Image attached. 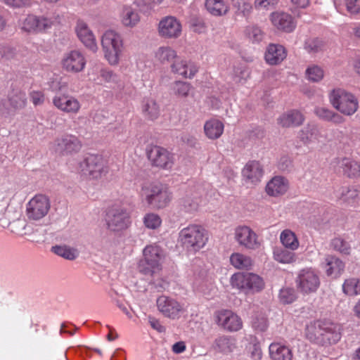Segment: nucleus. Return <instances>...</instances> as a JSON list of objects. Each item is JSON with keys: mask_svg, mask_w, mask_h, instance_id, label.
Listing matches in <instances>:
<instances>
[{"mask_svg": "<svg viewBox=\"0 0 360 360\" xmlns=\"http://www.w3.org/2000/svg\"><path fill=\"white\" fill-rule=\"evenodd\" d=\"M306 337L311 342L324 345L338 342L341 334L338 325L317 320L307 325Z\"/></svg>", "mask_w": 360, "mask_h": 360, "instance_id": "1", "label": "nucleus"}, {"mask_svg": "<svg viewBox=\"0 0 360 360\" xmlns=\"http://www.w3.org/2000/svg\"><path fill=\"white\" fill-rule=\"evenodd\" d=\"M104 225L107 231L115 234L127 230L131 224L130 213L120 204L109 205L103 214Z\"/></svg>", "mask_w": 360, "mask_h": 360, "instance_id": "2", "label": "nucleus"}, {"mask_svg": "<svg viewBox=\"0 0 360 360\" xmlns=\"http://www.w3.org/2000/svg\"><path fill=\"white\" fill-rule=\"evenodd\" d=\"M141 193L146 202L153 209H163L172 199V193L169 188L158 182L143 184Z\"/></svg>", "mask_w": 360, "mask_h": 360, "instance_id": "3", "label": "nucleus"}, {"mask_svg": "<svg viewBox=\"0 0 360 360\" xmlns=\"http://www.w3.org/2000/svg\"><path fill=\"white\" fill-rule=\"evenodd\" d=\"M58 13L51 15L29 14L20 22V29L28 34H44L60 23Z\"/></svg>", "mask_w": 360, "mask_h": 360, "instance_id": "4", "label": "nucleus"}, {"mask_svg": "<svg viewBox=\"0 0 360 360\" xmlns=\"http://www.w3.org/2000/svg\"><path fill=\"white\" fill-rule=\"evenodd\" d=\"M206 231L200 226L193 224L184 228L179 234V242L188 252H195L207 242Z\"/></svg>", "mask_w": 360, "mask_h": 360, "instance_id": "5", "label": "nucleus"}, {"mask_svg": "<svg viewBox=\"0 0 360 360\" xmlns=\"http://www.w3.org/2000/svg\"><path fill=\"white\" fill-rule=\"evenodd\" d=\"M101 46L104 57L112 66L117 65L123 51V39L121 35L112 30L105 31L101 37Z\"/></svg>", "mask_w": 360, "mask_h": 360, "instance_id": "6", "label": "nucleus"}, {"mask_svg": "<svg viewBox=\"0 0 360 360\" xmlns=\"http://www.w3.org/2000/svg\"><path fill=\"white\" fill-rule=\"evenodd\" d=\"M230 284L232 288L246 295L259 292L265 285L261 276L250 272H238L233 274L230 278Z\"/></svg>", "mask_w": 360, "mask_h": 360, "instance_id": "7", "label": "nucleus"}, {"mask_svg": "<svg viewBox=\"0 0 360 360\" xmlns=\"http://www.w3.org/2000/svg\"><path fill=\"white\" fill-rule=\"evenodd\" d=\"M330 103L340 113L351 116L359 108V101L352 93L342 88L333 89L328 95Z\"/></svg>", "mask_w": 360, "mask_h": 360, "instance_id": "8", "label": "nucleus"}, {"mask_svg": "<svg viewBox=\"0 0 360 360\" xmlns=\"http://www.w3.org/2000/svg\"><path fill=\"white\" fill-rule=\"evenodd\" d=\"M143 258L138 264L139 271L143 275L152 276L161 269V260L164 257L162 250L157 245H147L143 250Z\"/></svg>", "mask_w": 360, "mask_h": 360, "instance_id": "9", "label": "nucleus"}, {"mask_svg": "<svg viewBox=\"0 0 360 360\" xmlns=\"http://www.w3.org/2000/svg\"><path fill=\"white\" fill-rule=\"evenodd\" d=\"M50 208L49 198L43 194H37L26 204V217L30 221H39L48 214Z\"/></svg>", "mask_w": 360, "mask_h": 360, "instance_id": "10", "label": "nucleus"}, {"mask_svg": "<svg viewBox=\"0 0 360 360\" xmlns=\"http://www.w3.org/2000/svg\"><path fill=\"white\" fill-rule=\"evenodd\" d=\"M295 281L298 290L304 294L315 292L320 286L318 273L312 268L299 271Z\"/></svg>", "mask_w": 360, "mask_h": 360, "instance_id": "11", "label": "nucleus"}, {"mask_svg": "<svg viewBox=\"0 0 360 360\" xmlns=\"http://www.w3.org/2000/svg\"><path fill=\"white\" fill-rule=\"evenodd\" d=\"M214 321L218 326L229 332L238 331L243 327V321L240 317L228 309L216 311Z\"/></svg>", "mask_w": 360, "mask_h": 360, "instance_id": "12", "label": "nucleus"}, {"mask_svg": "<svg viewBox=\"0 0 360 360\" xmlns=\"http://www.w3.org/2000/svg\"><path fill=\"white\" fill-rule=\"evenodd\" d=\"M158 311L165 317L178 319L184 312V306L175 299L166 296H160L156 300Z\"/></svg>", "mask_w": 360, "mask_h": 360, "instance_id": "13", "label": "nucleus"}, {"mask_svg": "<svg viewBox=\"0 0 360 360\" xmlns=\"http://www.w3.org/2000/svg\"><path fill=\"white\" fill-rule=\"evenodd\" d=\"M158 32L159 36L163 39H176L181 34L182 25L176 17L167 15L160 20Z\"/></svg>", "mask_w": 360, "mask_h": 360, "instance_id": "14", "label": "nucleus"}, {"mask_svg": "<svg viewBox=\"0 0 360 360\" xmlns=\"http://www.w3.org/2000/svg\"><path fill=\"white\" fill-rule=\"evenodd\" d=\"M94 71L98 75L97 78H94L96 83L105 82L109 84L110 86L115 90L124 89V84L121 77L112 70L103 65H98L94 68Z\"/></svg>", "mask_w": 360, "mask_h": 360, "instance_id": "15", "label": "nucleus"}, {"mask_svg": "<svg viewBox=\"0 0 360 360\" xmlns=\"http://www.w3.org/2000/svg\"><path fill=\"white\" fill-rule=\"evenodd\" d=\"M234 238L240 246L248 250H255L260 245L256 233L247 226L236 228Z\"/></svg>", "mask_w": 360, "mask_h": 360, "instance_id": "16", "label": "nucleus"}, {"mask_svg": "<svg viewBox=\"0 0 360 360\" xmlns=\"http://www.w3.org/2000/svg\"><path fill=\"white\" fill-rule=\"evenodd\" d=\"M62 68L68 72H81L86 65L84 56L78 51H71L65 53L60 61Z\"/></svg>", "mask_w": 360, "mask_h": 360, "instance_id": "17", "label": "nucleus"}, {"mask_svg": "<svg viewBox=\"0 0 360 360\" xmlns=\"http://www.w3.org/2000/svg\"><path fill=\"white\" fill-rule=\"evenodd\" d=\"M153 165L163 169H171L174 165V155L165 148L153 146L148 153Z\"/></svg>", "mask_w": 360, "mask_h": 360, "instance_id": "18", "label": "nucleus"}, {"mask_svg": "<svg viewBox=\"0 0 360 360\" xmlns=\"http://www.w3.org/2000/svg\"><path fill=\"white\" fill-rule=\"evenodd\" d=\"M82 146L81 141L71 134H65L55 141V150L62 155L77 153Z\"/></svg>", "mask_w": 360, "mask_h": 360, "instance_id": "19", "label": "nucleus"}, {"mask_svg": "<svg viewBox=\"0 0 360 360\" xmlns=\"http://www.w3.org/2000/svg\"><path fill=\"white\" fill-rule=\"evenodd\" d=\"M204 193V188L200 184L189 188L185 196L181 200V205L187 212L197 210L202 202Z\"/></svg>", "mask_w": 360, "mask_h": 360, "instance_id": "20", "label": "nucleus"}, {"mask_svg": "<svg viewBox=\"0 0 360 360\" xmlns=\"http://www.w3.org/2000/svg\"><path fill=\"white\" fill-rule=\"evenodd\" d=\"M53 105L59 110L68 114H77L81 108L79 101L66 94H56L53 98Z\"/></svg>", "mask_w": 360, "mask_h": 360, "instance_id": "21", "label": "nucleus"}, {"mask_svg": "<svg viewBox=\"0 0 360 360\" xmlns=\"http://www.w3.org/2000/svg\"><path fill=\"white\" fill-rule=\"evenodd\" d=\"M171 70L173 73L178 74L184 77L192 78L198 69L194 63L181 59L177 56V58L171 64Z\"/></svg>", "mask_w": 360, "mask_h": 360, "instance_id": "22", "label": "nucleus"}, {"mask_svg": "<svg viewBox=\"0 0 360 360\" xmlns=\"http://www.w3.org/2000/svg\"><path fill=\"white\" fill-rule=\"evenodd\" d=\"M322 266L325 269L327 276L334 278L339 277L345 269L343 262L333 255H327L325 257Z\"/></svg>", "mask_w": 360, "mask_h": 360, "instance_id": "23", "label": "nucleus"}, {"mask_svg": "<svg viewBox=\"0 0 360 360\" xmlns=\"http://www.w3.org/2000/svg\"><path fill=\"white\" fill-rule=\"evenodd\" d=\"M299 138L306 145L323 141L321 129L315 124H309L300 130Z\"/></svg>", "mask_w": 360, "mask_h": 360, "instance_id": "24", "label": "nucleus"}, {"mask_svg": "<svg viewBox=\"0 0 360 360\" xmlns=\"http://www.w3.org/2000/svg\"><path fill=\"white\" fill-rule=\"evenodd\" d=\"M271 20L276 27L286 32H292L295 27L293 18L286 13H273L271 15Z\"/></svg>", "mask_w": 360, "mask_h": 360, "instance_id": "25", "label": "nucleus"}, {"mask_svg": "<svg viewBox=\"0 0 360 360\" xmlns=\"http://www.w3.org/2000/svg\"><path fill=\"white\" fill-rule=\"evenodd\" d=\"M212 347L219 353L229 354L236 349V340L232 336L219 335L215 338Z\"/></svg>", "mask_w": 360, "mask_h": 360, "instance_id": "26", "label": "nucleus"}, {"mask_svg": "<svg viewBox=\"0 0 360 360\" xmlns=\"http://www.w3.org/2000/svg\"><path fill=\"white\" fill-rule=\"evenodd\" d=\"M288 189V181L283 176H276L270 180L266 186V191L271 196L283 195Z\"/></svg>", "mask_w": 360, "mask_h": 360, "instance_id": "27", "label": "nucleus"}, {"mask_svg": "<svg viewBox=\"0 0 360 360\" xmlns=\"http://www.w3.org/2000/svg\"><path fill=\"white\" fill-rule=\"evenodd\" d=\"M243 176L250 183L255 184L263 176V169L257 161L248 162L242 171Z\"/></svg>", "mask_w": 360, "mask_h": 360, "instance_id": "28", "label": "nucleus"}, {"mask_svg": "<svg viewBox=\"0 0 360 360\" xmlns=\"http://www.w3.org/2000/svg\"><path fill=\"white\" fill-rule=\"evenodd\" d=\"M304 120L303 115L298 110H292L281 115L277 120L278 124L283 127H297Z\"/></svg>", "mask_w": 360, "mask_h": 360, "instance_id": "29", "label": "nucleus"}, {"mask_svg": "<svg viewBox=\"0 0 360 360\" xmlns=\"http://www.w3.org/2000/svg\"><path fill=\"white\" fill-rule=\"evenodd\" d=\"M269 356L272 360H292V352L289 347L280 343L272 342L269 347Z\"/></svg>", "mask_w": 360, "mask_h": 360, "instance_id": "30", "label": "nucleus"}, {"mask_svg": "<svg viewBox=\"0 0 360 360\" xmlns=\"http://www.w3.org/2000/svg\"><path fill=\"white\" fill-rule=\"evenodd\" d=\"M108 172L107 159L101 155H91V179H100Z\"/></svg>", "mask_w": 360, "mask_h": 360, "instance_id": "31", "label": "nucleus"}, {"mask_svg": "<svg viewBox=\"0 0 360 360\" xmlns=\"http://www.w3.org/2000/svg\"><path fill=\"white\" fill-rule=\"evenodd\" d=\"M273 258L275 261L283 264H291L296 262L297 256L294 251L284 247H274Z\"/></svg>", "mask_w": 360, "mask_h": 360, "instance_id": "32", "label": "nucleus"}, {"mask_svg": "<svg viewBox=\"0 0 360 360\" xmlns=\"http://www.w3.org/2000/svg\"><path fill=\"white\" fill-rule=\"evenodd\" d=\"M286 57L285 48L281 45L270 44L265 53V60L270 65H276Z\"/></svg>", "mask_w": 360, "mask_h": 360, "instance_id": "33", "label": "nucleus"}, {"mask_svg": "<svg viewBox=\"0 0 360 360\" xmlns=\"http://www.w3.org/2000/svg\"><path fill=\"white\" fill-rule=\"evenodd\" d=\"M335 197L343 202L353 205L360 198V192L354 186H342L335 192Z\"/></svg>", "mask_w": 360, "mask_h": 360, "instance_id": "34", "label": "nucleus"}, {"mask_svg": "<svg viewBox=\"0 0 360 360\" xmlns=\"http://www.w3.org/2000/svg\"><path fill=\"white\" fill-rule=\"evenodd\" d=\"M224 126L222 122L217 119H211L205 122L204 131L205 136L211 140L219 139L224 132Z\"/></svg>", "mask_w": 360, "mask_h": 360, "instance_id": "35", "label": "nucleus"}, {"mask_svg": "<svg viewBox=\"0 0 360 360\" xmlns=\"http://www.w3.org/2000/svg\"><path fill=\"white\" fill-rule=\"evenodd\" d=\"M338 167L348 177H356L360 174V165L356 161L345 158L338 160Z\"/></svg>", "mask_w": 360, "mask_h": 360, "instance_id": "36", "label": "nucleus"}, {"mask_svg": "<svg viewBox=\"0 0 360 360\" xmlns=\"http://www.w3.org/2000/svg\"><path fill=\"white\" fill-rule=\"evenodd\" d=\"M315 115L321 120L326 122H332L339 124L345 122V118L340 114L325 107H316L314 109Z\"/></svg>", "mask_w": 360, "mask_h": 360, "instance_id": "37", "label": "nucleus"}, {"mask_svg": "<svg viewBox=\"0 0 360 360\" xmlns=\"http://www.w3.org/2000/svg\"><path fill=\"white\" fill-rule=\"evenodd\" d=\"M177 56L176 51L169 46H160L155 52V59L161 64H172Z\"/></svg>", "mask_w": 360, "mask_h": 360, "instance_id": "38", "label": "nucleus"}, {"mask_svg": "<svg viewBox=\"0 0 360 360\" xmlns=\"http://www.w3.org/2000/svg\"><path fill=\"white\" fill-rule=\"evenodd\" d=\"M8 100L10 105L15 110L22 109L27 104L26 94L20 89H12L8 93Z\"/></svg>", "mask_w": 360, "mask_h": 360, "instance_id": "39", "label": "nucleus"}, {"mask_svg": "<svg viewBox=\"0 0 360 360\" xmlns=\"http://www.w3.org/2000/svg\"><path fill=\"white\" fill-rule=\"evenodd\" d=\"M205 7L214 16L226 15L229 9L228 3L224 0H206Z\"/></svg>", "mask_w": 360, "mask_h": 360, "instance_id": "40", "label": "nucleus"}, {"mask_svg": "<svg viewBox=\"0 0 360 360\" xmlns=\"http://www.w3.org/2000/svg\"><path fill=\"white\" fill-rule=\"evenodd\" d=\"M280 240L284 248L292 251L296 250L300 246L297 236L290 229H285L281 233Z\"/></svg>", "mask_w": 360, "mask_h": 360, "instance_id": "41", "label": "nucleus"}, {"mask_svg": "<svg viewBox=\"0 0 360 360\" xmlns=\"http://www.w3.org/2000/svg\"><path fill=\"white\" fill-rule=\"evenodd\" d=\"M140 21V15L139 12L131 8H124L122 13V23L127 27H135Z\"/></svg>", "mask_w": 360, "mask_h": 360, "instance_id": "42", "label": "nucleus"}, {"mask_svg": "<svg viewBox=\"0 0 360 360\" xmlns=\"http://www.w3.org/2000/svg\"><path fill=\"white\" fill-rule=\"evenodd\" d=\"M75 32L78 39L84 46H90V28L86 22L78 20L75 26Z\"/></svg>", "mask_w": 360, "mask_h": 360, "instance_id": "43", "label": "nucleus"}, {"mask_svg": "<svg viewBox=\"0 0 360 360\" xmlns=\"http://www.w3.org/2000/svg\"><path fill=\"white\" fill-rule=\"evenodd\" d=\"M142 111L146 117L150 120H156L160 115V108L153 99H146L143 102Z\"/></svg>", "mask_w": 360, "mask_h": 360, "instance_id": "44", "label": "nucleus"}, {"mask_svg": "<svg viewBox=\"0 0 360 360\" xmlns=\"http://www.w3.org/2000/svg\"><path fill=\"white\" fill-rule=\"evenodd\" d=\"M231 264L238 269H248L252 266V259L241 253H233L230 257Z\"/></svg>", "mask_w": 360, "mask_h": 360, "instance_id": "45", "label": "nucleus"}, {"mask_svg": "<svg viewBox=\"0 0 360 360\" xmlns=\"http://www.w3.org/2000/svg\"><path fill=\"white\" fill-rule=\"evenodd\" d=\"M342 291L348 296L360 295V278H349L342 284Z\"/></svg>", "mask_w": 360, "mask_h": 360, "instance_id": "46", "label": "nucleus"}, {"mask_svg": "<svg viewBox=\"0 0 360 360\" xmlns=\"http://www.w3.org/2000/svg\"><path fill=\"white\" fill-rule=\"evenodd\" d=\"M51 251L56 255L68 260H74L78 257L77 250L67 245L53 246Z\"/></svg>", "mask_w": 360, "mask_h": 360, "instance_id": "47", "label": "nucleus"}, {"mask_svg": "<svg viewBox=\"0 0 360 360\" xmlns=\"http://www.w3.org/2000/svg\"><path fill=\"white\" fill-rule=\"evenodd\" d=\"M172 90L176 96L186 98L193 94V88L188 82L176 81L172 84Z\"/></svg>", "mask_w": 360, "mask_h": 360, "instance_id": "48", "label": "nucleus"}, {"mask_svg": "<svg viewBox=\"0 0 360 360\" xmlns=\"http://www.w3.org/2000/svg\"><path fill=\"white\" fill-rule=\"evenodd\" d=\"M307 79L312 82H319L324 77L323 70L317 65H309L305 72Z\"/></svg>", "mask_w": 360, "mask_h": 360, "instance_id": "49", "label": "nucleus"}, {"mask_svg": "<svg viewBox=\"0 0 360 360\" xmlns=\"http://www.w3.org/2000/svg\"><path fill=\"white\" fill-rule=\"evenodd\" d=\"M143 222L147 229H156L160 226L162 219L158 214L150 212L144 215Z\"/></svg>", "mask_w": 360, "mask_h": 360, "instance_id": "50", "label": "nucleus"}, {"mask_svg": "<svg viewBox=\"0 0 360 360\" xmlns=\"http://www.w3.org/2000/svg\"><path fill=\"white\" fill-rule=\"evenodd\" d=\"M325 47L324 41L319 38H310L306 40L304 48L309 53H317Z\"/></svg>", "mask_w": 360, "mask_h": 360, "instance_id": "51", "label": "nucleus"}, {"mask_svg": "<svg viewBox=\"0 0 360 360\" xmlns=\"http://www.w3.org/2000/svg\"><path fill=\"white\" fill-rule=\"evenodd\" d=\"M232 4L238 14H241L243 16L247 17L250 13L252 6L250 4L245 0H232Z\"/></svg>", "mask_w": 360, "mask_h": 360, "instance_id": "52", "label": "nucleus"}, {"mask_svg": "<svg viewBox=\"0 0 360 360\" xmlns=\"http://www.w3.org/2000/svg\"><path fill=\"white\" fill-rule=\"evenodd\" d=\"M245 33L252 42H259L264 38V32L256 25L248 26L245 30Z\"/></svg>", "mask_w": 360, "mask_h": 360, "instance_id": "53", "label": "nucleus"}, {"mask_svg": "<svg viewBox=\"0 0 360 360\" xmlns=\"http://www.w3.org/2000/svg\"><path fill=\"white\" fill-rule=\"evenodd\" d=\"M333 248L344 255H349L350 252L349 244L341 238H335L331 242Z\"/></svg>", "mask_w": 360, "mask_h": 360, "instance_id": "54", "label": "nucleus"}, {"mask_svg": "<svg viewBox=\"0 0 360 360\" xmlns=\"http://www.w3.org/2000/svg\"><path fill=\"white\" fill-rule=\"evenodd\" d=\"M279 299L284 304L292 303L296 299L295 290L290 288H283L279 292Z\"/></svg>", "mask_w": 360, "mask_h": 360, "instance_id": "55", "label": "nucleus"}, {"mask_svg": "<svg viewBox=\"0 0 360 360\" xmlns=\"http://www.w3.org/2000/svg\"><path fill=\"white\" fill-rule=\"evenodd\" d=\"M1 1L13 8L27 7L32 4V0H1Z\"/></svg>", "mask_w": 360, "mask_h": 360, "instance_id": "56", "label": "nucleus"}, {"mask_svg": "<svg viewBox=\"0 0 360 360\" xmlns=\"http://www.w3.org/2000/svg\"><path fill=\"white\" fill-rule=\"evenodd\" d=\"M345 6L351 15H360V0H345Z\"/></svg>", "mask_w": 360, "mask_h": 360, "instance_id": "57", "label": "nucleus"}, {"mask_svg": "<svg viewBox=\"0 0 360 360\" xmlns=\"http://www.w3.org/2000/svg\"><path fill=\"white\" fill-rule=\"evenodd\" d=\"M30 100L34 105H42L45 101V96L41 91H32L30 93Z\"/></svg>", "mask_w": 360, "mask_h": 360, "instance_id": "58", "label": "nucleus"}, {"mask_svg": "<svg viewBox=\"0 0 360 360\" xmlns=\"http://www.w3.org/2000/svg\"><path fill=\"white\" fill-rule=\"evenodd\" d=\"M252 326L257 330L264 331L267 328V320L263 316H257L252 320Z\"/></svg>", "mask_w": 360, "mask_h": 360, "instance_id": "59", "label": "nucleus"}, {"mask_svg": "<svg viewBox=\"0 0 360 360\" xmlns=\"http://www.w3.org/2000/svg\"><path fill=\"white\" fill-rule=\"evenodd\" d=\"M191 25L194 32L202 33L205 30V25L204 21L200 18H195L191 20Z\"/></svg>", "mask_w": 360, "mask_h": 360, "instance_id": "60", "label": "nucleus"}, {"mask_svg": "<svg viewBox=\"0 0 360 360\" xmlns=\"http://www.w3.org/2000/svg\"><path fill=\"white\" fill-rule=\"evenodd\" d=\"M77 170L82 175L88 176L90 174L89 158H85L82 162L79 163Z\"/></svg>", "mask_w": 360, "mask_h": 360, "instance_id": "61", "label": "nucleus"}, {"mask_svg": "<svg viewBox=\"0 0 360 360\" xmlns=\"http://www.w3.org/2000/svg\"><path fill=\"white\" fill-rule=\"evenodd\" d=\"M250 356L253 360H260L262 356V352L258 345L254 344L249 348Z\"/></svg>", "mask_w": 360, "mask_h": 360, "instance_id": "62", "label": "nucleus"}, {"mask_svg": "<svg viewBox=\"0 0 360 360\" xmlns=\"http://www.w3.org/2000/svg\"><path fill=\"white\" fill-rule=\"evenodd\" d=\"M277 2V0H255V4L257 8H269L270 6L276 4Z\"/></svg>", "mask_w": 360, "mask_h": 360, "instance_id": "63", "label": "nucleus"}, {"mask_svg": "<svg viewBox=\"0 0 360 360\" xmlns=\"http://www.w3.org/2000/svg\"><path fill=\"white\" fill-rule=\"evenodd\" d=\"M149 323L153 329L160 333L164 332L165 330V327L161 324L160 321L155 318H150Z\"/></svg>", "mask_w": 360, "mask_h": 360, "instance_id": "64", "label": "nucleus"}]
</instances>
